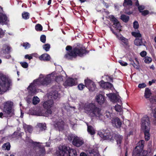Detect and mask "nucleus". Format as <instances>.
I'll return each mask as SVG.
<instances>
[{
	"label": "nucleus",
	"mask_w": 156,
	"mask_h": 156,
	"mask_svg": "<svg viewBox=\"0 0 156 156\" xmlns=\"http://www.w3.org/2000/svg\"><path fill=\"white\" fill-rule=\"evenodd\" d=\"M85 112L92 118H100L102 115L101 109L93 103H86L83 107Z\"/></svg>",
	"instance_id": "obj_1"
},
{
	"label": "nucleus",
	"mask_w": 156,
	"mask_h": 156,
	"mask_svg": "<svg viewBox=\"0 0 156 156\" xmlns=\"http://www.w3.org/2000/svg\"><path fill=\"white\" fill-rule=\"evenodd\" d=\"M89 51L87 50L85 48L77 44L74 47L73 50L68 53H66L64 55V57L66 59L72 60L73 58H76L77 56H82L83 55H86L89 53Z\"/></svg>",
	"instance_id": "obj_2"
},
{
	"label": "nucleus",
	"mask_w": 156,
	"mask_h": 156,
	"mask_svg": "<svg viewBox=\"0 0 156 156\" xmlns=\"http://www.w3.org/2000/svg\"><path fill=\"white\" fill-rule=\"evenodd\" d=\"M51 79L50 76H47L44 78H39L33 81V83H31L27 88L29 92L31 93L35 94L36 92L35 86L41 85L47 86L51 82Z\"/></svg>",
	"instance_id": "obj_3"
},
{
	"label": "nucleus",
	"mask_w": 156,
	"mask_h": 156,
	"mask_svg": "<svg viewBox=\"0 0 156 156\" xmlns=\"http://www.w3.org/2000/svg\"><path fill=\"white\" fill-rule=\"evenodd\" d=\"M150 122L149 118L147 115H145L142 119L141 128L144 133L145 139L146 141H148L150 139Z\"/></svg>",
	"instance_id": "obj_4"
},
{
	"label": "nucleus",
	"mask_w": 156,
	"mask_h": 156,
	"mask_svg": "<svg viewBox=\"0 0 156 156\" xmlns=\"http://www.w3.org/2000/svg\"><path fill=\"white\" fill-rule=\"evenodd\" d=\"M12 85V80L5 75H2L0 77V86L3 91H6L8 90Z\"/></svg>",
	"instance_id": "obj_5"
},
{
	"label": "nucleus",
	"mask_w": 156,
	"mask_h": 156,
	"mask_svg": "<svg viewBox=\"0 0 156 156\" xmlns=\"http://www.w3.org/2000/svg\"><path fill=\"white\" fill-rule=\"evenodd\" d=\"M53 104L54 102L52 100H48L44 102L43 106L47 110L45 112L42 113L43 116L48 117L51 114L52 112L50 108L53 105Z\"/></svg>",
	"instance_id": "obj_6"
},
{
	"label": "nucleus",
	"mask_w": 156,
	"mask_h": 156,
	"mask_svg": "<svg viewBox=\"0 0 156 156\" xmlns=\"http://www.w3.org/2000/svg\"><path fill=\"white\" fill-rule=\"evenodd\" d=\"M3 111L5 113L9 115L12 113L13 103L12 101H6L3 103Z\"/></svg>",
	"instance_id": "obj_7"
},
{
	"label": "nucleus",
	"mask_w": 156,
	"mask_h": 156,
	"mask_svg": "<svg viewBox=\"0 0 156 156\" xmlns=\"http://www.w3.org/2000/svg\"><path fill=\"white\" fill-rule=\"evenodd\" d=\"M70 148L65 145L62 146L58 148L57 152V156H68Z\"/></svg>",
	"instance_id": "obj_8"
},
{
	"label": "nucleus",
	"mask_w": 156,
	"mask_h": 156,
	"mask_svg": "<svg viewBox=\"0 0 156 156\" xmlns=\"http://www.w3.org/2000/svg\"><path fill=\"white\" fill-rule=\"evenodd\" d=\"M85 86L91 91H93L96 88V86L94 83L90 79H86L84 80Z\"/></svg>",
	"instance_id": "obj_9"
},
{
	"label": "nucleus",
	"mask_w": 156,
	"mask_h": 156,
	"mask_svg": "<svg viewBox=\"0 0 156 156\" xmlns=\"http://www.w3.org/2000/svg\"><path fill=\"white\" fill-rule=\"evenodd\" d=\"M84 143V141L83 139L79 137L76 136L72 141L73 145L77 147H79L83 145Z\"/></svg>",
	"instance_id": "obj_10"
},
{
	"label": "nucleus",
	"mask_w": 156,
	"mask_h": 156,
	"mask_svg": "<svg viewBox=\"0 0 156 156\" xmlns=\"http://www.w3.org/2000/svg\"><path fill=\"white\" fill-rule=\"evenodd\" d=\"M109 18H110V21L113 23V27L117 30H121L120 29L121 27V25L117 19L112 15L109 16Z\"/></svg>",
	"instance_id": "obj_11"
},
{
	"label": "nucleus",
	"mask_w": 156,
	"mask_h": 156,
	"mask_svg": "<svg viewBox=\"0 0 156 156\" xmlns=\"http://www.w3.org/2000/svg\"><path fill=\"white\" fill-rule=\"evenodd\" d=\"M100 136L104 140H109L113 142L114 140V137L115 134H112V136L111 135L110 133H103L102 132H100L99 133Z\"/></svg>",
	"instance_id": "obj_12"
},
{
	"label": "nucleus",
	"mask_w": 156,
	"mask_h": 156,
	"mask_svg": "<svg viewBox=\"0 0 156 156\" xmlns=\"http://www.w3.org/2000/svg\"><path fill=\"white\" fill-rule=\"evenodd\" d=\"M106 95L110 99L111 101L113 102H119L121 101L119 98L120 97L115 93H109L107 94Z\"/></svg>",
	"instance_id": "obj_13"
},
{
	"label": "nucleus",
	"mask_w": 156,
	"mask_h": 156,
	"mask_svg": "<svg viewBox=\"0 0 156 156\" xmlns=\"http://www.w3.org/2000/svg\"><path fill=\"white\" fill-rule=\"evenodd\" d=\"M9 22V20L6 14L0 12V24L2 25H7Z\"/></svg>",
	"instance_id": "obj_14"
},
{
	"label": "nucleus",
	"mask_w": 156,
	"mask_h": 156,
	"mask_svg": "<svg viewBox=\"0 0 156 156\" xmlns=\"http://www.w3.org/2000/svg\"><path fill=\"white\" fill-rule=\"evenodd\" d=\"M100 83L101 86L102 88L110 89L111 90L114 88L113 84L108 82H105L104 80H101L100 81Z\"/></svg>",
	"instance_id": "obj_15"
},
{
	"label": "nucleus",
	"mask_w": 156,
	"mask_h": 156,
	"mask_svg": "<svg viewBox=\"0 0 156 156\" xmlns=\"http://www.w3.org/2000/svg\"><path fill=\"white\" fill-rule=\"evenodd\" d=\"M112 123L114 126L117 128H120L122 124L120 119L118 117L113 119L112 120Z\"/></svg>",
	"instance_id": "obj_16"
},
{
	"label": "nucleus",
	"mask_w": 156,
	"mask_h": 156,
	"mask_svg": "<svg viewBox=\"0 0 156 156\" xmlns=\"http://www.w3.org/2000/svg\"><path fill=\"white\" fill-rule=\"evenodd\" d=\"M75 80L71 78H68L64 83V85L66 86H72L75 85Z\"/></svg>",
	"instance_id": "obj_17"
},
{
	"label": "nucleus",
	"mask_w": 156,
	"mask_h": 156,
	"mask_svg": "<svg viewBox=\"0 0 156 156\" xmlns=\"http://www.w3.org/2000/svg\"><path fill=\"white\" fill-rule=\"evenodd\" d=\"M96 99L98 103L100 105L103 104L106 100L105 97L101 94L97 96Z\"/></svg>",
	"instance_id": "obj_18"
},
{
	"label": "nucleus",
	"mask_w": 156,
	"mask_h": 156,
	"mask_svg": "<svg viewBox=\"0 0 156 156\" xmlns=\"http://www.w3.org/2000/svg\"><path fill=\"white\" fill-rule=\"evenodd\" d=\"M134 44L136 46H140L144 45L145 46V44L143 42V38L142 37L136 38L134 41Z\"/></svg>",
	"instance_id": "obj_19"
},
{
	"label": "nucleus",
	"mask_w": 156,
	"mask_h": 156,
	"mask_svg": "<svg viewBox=\"0 0 156 156\" xmlns=\"http://www.w3.org/2000/svg\"><path fill=\"white\" fill-rule=\"evenodd\" d=\"M39 59L41 60L45 61H48L51 58L50 56L48 54L45 53L43 54L39 57Z\"/></svg>",
	"instance_id": "obj_20"
},
{
	"label": "nucleus",
	"mask_w": 156,
	"mask_h": 156,
	"mask_svg": "<svg viewBox=\"0 0 156 156\" xmlns=\"http://www.w3.org/2000/svg\"><path fill=\"white\" fill-rule=\"evenodd\" d=\"M138 147H136L135 149L133 150L132 156H140L141 154L142 151V150L138 148Z\"/></svg>",
	"instance_id": "obj_21"
},
{
	"label": "nucleus",
	"mask_w": 156,
	"mask_h": 156,
	"mask_svg": "<svg viewBox=\"0 0 156 156\" xmlns=\"http://www.w3.org/2000/svg\"><path fill=\"white\" fill-rule=\"evenodd\" d=\"M115 138L116 140L117 144H119V146H120V145L122 143V140L123 138V136L119 134H116L115 136Z\"/></svg>",
	"instance_id": "obj_22"
},
{
	"label": "nucleus",
	"mask_w": 156,
	"mask_h": 156,
	"mask_svg": "<svg viewBox=\"0 0 156 156\" xmlns=\"http://www.w3.org/2000/svg\"><path fill=\"white\" fill-rule=\"evenodd\" d=\"M87 131L91 136H94L95 133V129L91 126L87 125Z\"/></svg>",
	"instance_id": "obj_23"
},
{
	"label": "nucleus",
	"mask_w": 156,
	"mask_h": 156,
	"mask_svg": "<svg viewBox=\"0 0 156 156\" xmlns=\"http://www.w3.org/2000/svg\"><path fill=\"white\" fill-rule=\"evenodd\" d=\"M64 122L61 120L60 121H58L57 122L55 126V127H57L59 129H63L64 125Z\"/></svg>",
	"instance_id": "obj_24"
},
{
	"label": "nucleus",
	"mask_w": 156,
	"mask_h": 156,
	"mask_svg": "<svg viewBox=\"0 0 156 156\" xmlns=\"http://www.w3.org/2000/svg\"><path fill=\"white\" fill-rule=\"evenodd\" d=\"M11 48L9 46L4 44L3 45L2 50L5 54H8L10 53Z\"/></svg>",
	"instance_id": "obj_25"
},
{
	"label": "nucleus",
	"mask_w": 156,
	"mask_h": 156,
	"mask_svg": "<svg viewBox=\"0 0 156 156\" xmlns=\"http://www.w3.org/2000/svg\"><path fill=\"white\" fill-rule=\"evenodd\" d=\"M37 126L39 129L40 131H42L45 130L47 128L46 124L45 123H38Z\"/></svg>",
	"instance_id": "obj_26"
},
{
	"label": "nucleus",
	"mask_w": 156,
	"mask_h": 156,
	"mask_svg": "<svg viewBox=\"0 0 156 156\" xmlns=\"http://www.w3.org/2000/svg\"><path fill=\"white\" fill-rule=\"evenodd\" d=\"M23 128L26 132H28L30 133H32L33 129L32 126L25 124L23 126Z\"/></svg>",
	"instance_id": "obj_27"
},
{
	"label": "nucleus",
	"mask_w": 156,
	"mask_h": 156,
	"mask_svg": "<svg viewBox=\"0 0 156 156\" xmlns=\"http://www.w3.org/2000/svg\"><path fill=\"white\" fill-rule=\"evenodd\" d=\"M152 95L151 90L148 88L145 89L144 92V96L146 98H149Z\"/></svg>",
	"instance_id": "obj_28"
},
{
	"label": "nucleus",
	"mask_w": 156,
	"mask_h": 156,
	"mask_svg": "<svg viewBox=\"0 0 156 156\" xmlns=\"http://www.w3.org/2000/svg\"><path fill=\"white\" fill-rule=\"evenodd\" d=\"M119 39L123 43V44L124 46H128L129 42L128 39L126 38L123 36H121L120 37Z\"/></svg>",
	"instance_id": "obj_29"
},
{
	"label": "nucleus",
	"mask_w": 156,
	"mask_h": 156,
	"mask_svg": "<svg viewBox=\"0 0 156 156\" xmlns=\"http://www.w3.org/2000/svg\"><path fill=\"white\" fill-rule=\"evenodd\" d=\"M40 148L39 151V156H44L46 154V151L45 148L44 147L40 146L39 147Z\"/></svg>",
	"instance_id": "obj_30"
},
{
	"label": "nucleus",
	"mask_w": 156,
	"mask_h": 156,
	"mask_svg": "<svg viewBox=\"0 0 156 156\" xmlns=\"http://www.w3.org/2000/svg\"><path fill=\"white\" fill-rule=\"evenodd\" d=\"M132 35L136 38L142 37V35L140 33V31L137 30L136 32H132L131 33Z\"/></svg>",
	"instance_id": "obj_31"
},
{
	"label": "nucleus",
	"mask_w": 156,
	"mask_h": 156,
	"mask_svg": "<svg viewBox=\"0 0 156 156\" xmlns=\"http://www.w3.org/2000/svg\"><path fill=\"white\" fill-rule=\"evenodd\" d=\"M145 141L144 140H140L137 144V145L136 147H138V149H140V150H142L143 149L144 147V144Z\"/></svg>",
	"instance_id": "obj_32"
},
{
	"label": "nucleus",
	"mask_w": 156,
	"mask_h": 156,
	"mask_svg": "<svg viewBox=\"0 0 156 156\" xmlns=\"http://www.w3.org/2000/svg\"><path fill=\"white\" fill-rule=\"evenodd\" d=\"M133 5V2L131 0H124L123 5L124 7L131 6Z\"/></svg>",
	"instance_id": "obj_33"
},
{
	"label": "nucleus",
	"mask_w": 156,
	"mask_h": 156,
	"mask_svg": "<svg viewBox=\"0 0 156 156\" xmlns=\"http://www.w3.org/2000/svg\"><path fill=\"white\" fill-rule=\"evenodd\" d=\"M77 154L76 151L73 149L70 148L68 156H77Z\"/></svg>",
	"instance_id": "obj_34"
},
{
	"label": "nucleus",
	"mask_w": 156,
	"mask_h": 156,
	"mask_svg": "<svg viewBox=\"0 0 156 156\" xmlns=\"http://www.w3.org/2000/svg\"><path fill=\"white\" fill-rule=\"evenodd\" d=\"M121 19L124 22L127 23L129 20V17L125 15H122L121 16Z\"/></svg>",
	"instance_id": "obj_35"
},
{
	"label": "nucleus",
	"mask_w": 156,
	"mask_h": 156,
	"mask_svg": "<svg viewBox=\"0 0 156 156\" xmlns=\"http://www.w3.org/2000/svg\"><path fill=\"white\" fill-rule=\"evenodd\" d=\"M23 19L27 20L29 19L30 17L29 13L27 12H24L22 14Z\"/></svg>",
	"instance_id": "obj_36"
},
{
	"label": "nucleus",
	"mask_w": 156,
	"mask_h": 156,
	"mask_svg": "<svg viewBox=\"0 0 156 156\" xmlns=\"http://www.w3.org/2000/svg\"><path fill=\"white\" fill-rule=\"evenodd\" d=\"M21 45L24 48L26 49H28L30 48L31 46V45L28 42H25L23 43L22 44H21Z\"/></svg>",
	"instance_id": "obj_37"
},
{
	"label": "nucleus",
	"mask_w": 156,
	"mask_h": 156,
	"mask_svg": "<svg viewBox=\"0 0 156 156\" xmlns=\"http://www.w3.org/2000/svg\"><path fill=\"white\" fill-rule=\"evenodd\" d=\"M40 101L39 99L37 96H34L33 98V103L34 105L38 104Z\"/></svg>",
	"instance_id": "obj_38"
},
{
	"label": "nucleus",
	"mask_w": 156,
	"mask_h": 156,
	"mask_svg": "<svg viewBox=\"0 0 156 156\" xmlns=\"http://www.w3.org/2000/svg\"><path fill=\"white\" fill-rule=\"evenodd\" d=\"M35 29L37 31H41L42 30L43 27L41 24H37L35 26Z\"/></svg>",
	"instance_id": "obj_39"
},
{
	"label": "nucleus",
	"mask_w": 156,
	"mask_h": 156,
	"mask_svg": "<svg viewBox=\"0 0 156 156\" xmlns=\"http://www.w3.org/2000/svg\"><path fill=\"white\" fill-rule=\"evenodd\" d=\"M152 61V58L151 57L146 56L144 58V62L146 63L149 64Z\"/></svg>",
	"instance_id": "obj_40"
},
{
	"label": "nucleus",
	"mask_w": 156,
	"mask_h": 156,
	"mask_svg": "<svg viewBox=\"0 0 156 156\" xmlns=\"http://www.w3.org/2000/svg\"><path fill=\"white\" fill-rule=\"evenodd\" d=\"M43 48L46 51H48L50 48V45L48 44H46L43 45Z\"/></svg>",
	"instance_id": "obj_41"
},
{
	"label": "nucleus",
	"mask_w": 156,
	"mask_h": 156,
	"mask_svg": "<svg viewBox=\"0 0 156 156\" xmlns=\"http://www.w3.org/2000/svg\"><path fill=\"white\" fill-rule=\"evenodd\" d=\"M20 64L23 68H27L28 66V63L26 62H20Z\"/></svg>",
	"instance_id": "obj_42"
},
{
	"label": "nucleus",
	"mask_w": 156,
	"mask_h": 156,
	"mask_svg": "<svg viewBox=\"0 0 156 156\" xmlns=\"http://www.w3.org/2000/svg\"><path fill=\"white\" fill-rule=\"evenodd\" d=\"M133 27L134 29H137L139 27V25L138 22L136 21L134 22L133 23Z\"/></svg>",
	"instance_id": "obj_43"
},
{
	"label": "nucleus",
	"mask_w": 156,
	"mask_h": 156,
	"mask_svg": "<svg viewBox=\"0 0 156 156\" xmlns=\"http://www.w3.org/2000/svg\"><path fill=\"white\" fill-rule=\"evenodd\" d=\"M41 41L43 43H45L46 41V37L44 35H42L40 37Z\"/></svg>",
	"instance_id": "obj_44"
},
{
	"label": "nucleus",
	"mask_w": 156,
	"mask_h": 156,
	"mask_svg": "<svg viewBox=\"0 0 156 156\" xmlns=\"http://www.w3.org/2000/svg\"><path fill=\"white\" fill-rule=\"evenodd\" d=\"M75 136H76L73 135H69L68 136V140L70 142H72V141L73 140L74 137Z\"/></svg>",
	"instance_id": "obj_45"
},
{
	"label": "nucleus",
	"mask_w": 156,
	"mask_h": 156,
	"mask_svg": "<svg viewBox=\"0 0 156 156\" xmlns=\"http://www.w3.org/2000/svg\"><path fill=\"white\" fill-rule=\"evenodd\" d=\"M115 110L118 112H120L121 111V106L120 105H117L115 107Z\"/></svg>",
	"instance_id": "obj_46"
},
{
	"label": "nucleus",
	"mask_w": 156,
	"mask_h": 156,
	"mask_svg": "<svg viewBox=\"0 0 156 156\" xmlns=\"http://www.w3.org/2000/svg\"><path fill=\"white\" fill-rule=\"evenodd\" d=\"M140 13H141V14L143 16H146L149 13V12L147 10H145L142 11Z\"/></svg>",
	"instance_id": "obj_47"
},
{
	"label": "nucleus",
	"mask_w": 156,
	"mask_h": 156,
	"mask_svg": "<svg viewBox=\"0 0 156 156\" xmlns=\"http://www.w3.org/2000/svg\"><path fill=\"white\" fill-rule=\"evenodd\" d=\"M85 87H86L85 85L83 83H80L78 85L77 87L79 90H81L83 89Z\"/></svg>",
	"instance_id": "obj_48"
},
{
	"label": "nucleus",
	"mask_w": 156,
	"mask_h": 156,
	"mask_svg": "<svg viewBox=\"0 0 156 156\" xmlns=\"http://www.w3.org/2000/svg\"><path fill=\"white\" fill-rule=\"evenodd\" d=\"M119 62L122 66H126L128 65V64L127 62H125L121 60H119Z\"/></svg>",
	"instance_id": "obj_49"
},
{
	"label": "nucleus",
	"mask_w": 156,
	"mask_h": 156,
	"mask_svg": "<svg viewBox=\"0 0 156 156\" xmlns=\"http://www.w3.org/2000/svg\"><path fill=\"white\" fill-rule=\"evenodd\" d=\"M4 146L5 147V149L7 150H9L10 148V145L9 143L4 144Z\"/></svg>",
	"instance_id": "obj_50"
},
{
	"label": "nucleus",
	"mask_w": 156,
	"mask_h": 156,
	"mask_svg": "<svg viewBox=\"0 0 156 156\" xmlns=\"http://www.w3.org/2000/svg\"><path fill=\"white\" fill-rule=\"evenodd\" d=\"M138 9L140 12H141L142 11L145 9V7L144 5H140L139 6H138Z\"/></svg>",
	"instance_id": "obj_51"
},
{
	"label": "nucleus",
	"mask_w": 156,
	"mask_h": 156,
	"mask_svg": "<svg viewBox=\"0 0 156 156\" xmlns=\"http://www.w3.org/2000/svg\"><path fill=\"white\" fill-rule=\"evenodd\" d=\"M66 50L68 51L67 53H68L73 50V48L72 46L69 45L67 46L66 47Z\"/></svg>",
	"instance_id": "obj_52"
},
{
	"label": "nucleus",
	"mask_w": 156,
	"mask_h": 156,
	"mask_svg": "<svg viewBox=\"0 0 156 156\" xmlns=\"http://www.w3.org/2000/svg\"><path fill=\"white\" fill-rule=\"evenodd\" d=\"M5 32L2 29L0 28V38L3 37L5 35Z\"/></svg>",
	"instance_id": "obj_53"
},
{
	"label": "nucleus",
	"mask_w": 156,
	"mask_h": 156,
	"mask_svg": "<svg viewBox=\"0 0 156 156\" xmlns=\"http://www.w3.org/2000/svg\"><path fill=\"white\" fill-rule=\"evenodd\" d=\"M28 141L30 143L32 144H33L34 145H37V144H39V143L34 142L32 140L29 139V140H28Z\"/></svg>",
	"instance_id": "obj_54"
},
{
	"label": "nucleus",
	"mask_w": 156,
	"mask_h": 156,
	"mask_svg": "<svg viewBox=\"0 0 156 156\" xmlns=\"http://www.w3.org/2000/svg\"><path fill=\"white\" fill-rule=\"evenodd\" d=\"M146 86V84L144 83H140L138 85V87L140 88H142L145 87Z\"/></svg>",
	"instance_id": "obj_55"
},
{
	"label": "nucleus",
	"mask_w": 156,
	"mask_h": 156,
	"mask_svg": "<svg viewBox=\"0 0 156 156\" xmlns=\"http://www.w3.org/2000/svg\"><path fill=\"white\" fill-rule=\"evenodd\" d=\"M130 64L132 65L133 67L136 69H139V65L135 63L134 61H133V63H131Z\"/></svg>",
	"instance_id": "obj_56"
},
{
	"label": "nucleus",
	"mask_w": 156,
	"mask_h": 156,
	"mask_svg": "<svg viewBox=\"0 0 156 156\" xmlns=\"http://www.w3.org/2000/svg\"><path fill=\"white\" fill-rule=\"evenodd\" d=\"M18 134L20 135V133L18 132L15 131L13 133L12 135V136L14 137L18 138Z\"/></svg>",
	"instance_id": "obj_57"
},
{
	"label": "nucleus",
	"mask_w": 156,
	"mask_h": 156,
	"mask_svg": "<svg viewBox=\"0 0 156 156\" xmlns=\"http://www.w3.org/2000/svg\"><path fill=\"white\" fill-rule=\"evenodd\" d=\"M148 152L147 151L144 150L142 153V154H141V156H148L147 154Z\"/></svg>",
	"instance_id": "obj_58"
},
{
	"label": "nucleus",
	"mask_w": 156,
	"mask_h": 156,
	"mask_svg": "<svg viewBox=\"0 0 156 156\" xmlns=\"http://www.w3.org/2000/svg\"><path fill=\"white\" fill-rule=\"evenodd\" d=\"M62 78L61 76H57L56 79V81L57 82L62 81Z\"/></svg>",
	"instance_id": "obj_59"
},
{
	"label": "nucleus",
	"mask_w": 156,
	"mask_h": 156,
	"mask_svg": "<svg viewBox=\"0 0 156 156\" xmlns=\"http://www.w3.org/2000/svg\"><path fill=\"white\" fill-rule=\"evenodd\" d=\"M140 55L142 57H144L147 55V52L146 51H143L140 53Z\"/></svg>",
	"instance_id": "obj_60"
},
{
	"label": "nucleus",
	"mask_w": 156,
	"mask_h": 156,
	"mask_svg": "<svg viewBox=\"0 0 156 156\" xmlns=\"http://www.w3.org/2000/svg\"><path fill=\"white\" fill-rule=\"evenodd\" d=\"M25 58L26 59H28L29 60L33 58L32 56H30L29 55L27 54L25 55Z\"/></svg>",
	"instance_id": "obj_61"
},
{
	"label": "nucleus",
	"mask_w": 156,
	"mask_h": 156,
	"mask_svg": "<svg viewBox=\"0 0 156 156\" xmlns=\"http://www.w3.org/2000/svg\"><path fill=\"white\" fill-rule=\"evenodd\" d=\"M109 80H108L110 82L113 83V77L112 76H109L108 77Z\"/></svg>",
	"instance_id": "obj_62"
},
{
	"label": "nucleus",
	"mask_w": 156,
	"mask_h": 156,
	"mask_svg": "<svg viewBox=\"0 0 156 156\" xmlns=\"http://www.w3.org/2000/svg\"><path fill=\"white\" fill-rule=\"evenodd\" d=\"M80 156H87V155L85 153L82 152L80 153Z\"/></svg>",
	"instance_id": "obj_63"
},
{
	"label": "nucleus",
	"mask_w": 156,
	"mask_h": 156,
	"mask_svg": "<svg viewBox=\"0 0 156 156\" xmlns=\"http://www.w3.org/2000/svg\"><path fill=\"white\" fill-rule=\"evenodd\" d=\"M153 116L155 118H156V109H154V113Z\"/></svg>",
	"instance_id": "obj_64"
}]
</instances>
